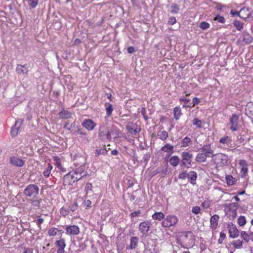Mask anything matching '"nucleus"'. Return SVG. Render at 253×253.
<instances>
[{
	"mask_svg": "<svg viewBox=\"0 0 253 253\" xmlns=\"http://www.w3.org/2000/svg\"><path fill=\"white\" fill-rule=\"evenodd\" d=\"M210 24L205 21L202 22L199 25V27L202 30L207 29L210 28Z\"/></svg>",
	"mask_w": 253,
	"mask_h": 253,
	"instance_id": "50",
	"label": "nucleus"
},
{
	"mask_svg": "<svg viewBox=\"0 0 253 253\" xmlns=\"http://www.w3.org/2000/svg\"><path fill=\"white\" fill-rule=\"evenodd\" d=\"M212 161L217 167H223L227 165L228 156L223 153H217L212 155Z\"/></svg>",
	"mask_w": 253,
	"mask_h": 253,
	"instance_id": "3",
	"label": "nucleus"
},
{
	"mask_svg": "<svg viewBox=\"0 0 253 253\" xmlns=\"http://www.w3.org/2000/svg\"><path fill=\"white\" fill-rule=\"evenodd\" d=\"M141 213V211L140 210H138L137 211H134L133 212L131 213L130 216L131 218H134V217L137 216Z\"/></svg>",
	"mask_w": 253,
	"mask_h": 253,
	"instance_id": "59",
	"label": "nucleus"
},
{
	"mask_svg": "<svg viewBox=\"0 0 253 253\" xmlns=\"http://www.w3.org/2000/svg\"><path fill=\"white\" fill-rule=\"evenodd\" d=\"M22 124V121L21 120H17L16 121L14 126H13L11 129V134L13 137L16 136L18 134L19 129Z\"/></svg>",
	"mask_w": 253,
	"mask_h": 253,
	"instance_id": "18",
	"label": "nucleus"
},
{
	"mask_svg": "<svg viewBox=\"0 0 253 253\" xmlns=\"http://www.w3.org/2000/svg\"><path fill=\"white\" fill-rule=\"evenodd\" d=\"M226 237V235L224 233L221 232L220 233V236L218 240V243L219 244H222L223 243V240L225 239Z\"/></svg>",
	"mask_w": 253,
	"mask_h": 253,
	"instance_id": "55",
	"label": "nucleus"
},
{
	"mask_svg": "<svg viewBox=\"0 0 253 253\" xmlns=\"http://www.w3.org/2000/svg\"><path fill=\"white\" fill-rule=\"evenodd\" d=\"M231 139L230 137L225 136L219 139V143L222 144L224 146H229L231 144Z\"/></svg>",
	"mask_w": 253,
	"mask_h": 253,
	"instance_id": "26",
	"label": "nucleus"
},
{
	"mask_svg": "<svg viewBox=\"0 0 253 253\" xmlns=\"http://www.w3.org/2000/svg\"><path fill=\"white\" fill-rule=\"evenodd\" d=\"M176 23V19L174 17H171L169 18L168 21V24L171 25H173Z\"/></svg>",
	"mask_w": 253,
	"mask_h": 253,
	"instance_id": "58",
	"label": "nucleus"
},
{
	"mask_svg": "<svg viewBox=\"0 0 253 253\" xmlns=\"http://www.w3.org/2000/svg\"><path fill=\"white\" fill-rule=\"evenodd\" d=\"M239 165L241 169V175L242 177H245L248 172V165L247 162L245 160H241L239 162Z\"/></svg>",
	"mask_w": 253,
	"mask_h": 253,
	"instance_id": "14",
	"label": "nucleus"
},
{
	"mask_svg": "<svg viewBox=\"0 0 253 253\" xmlns=\"http://www.w3.org/2000/svg\"><path fill=\"white\" fill-rule=\"evenodd\" d=\"M227 228L229 232V237L231 238H236L239 235V231L236 226L231 222L227 224Z\"/></svg>",
	"mask_w": 253,
	"mask_h": 253,
	"instance_id": "9",
	"label": "nucleus"
},
{
	"mask_svg": "<svg viewBox=\"0 0 253 253\" xmlns=\"http://www.w3.org/2000/svg\"><path fill=\"white\" fill-rule=\"evenodd\" d=\"M192 141L190 138L186 136L181 141V147H187L189 146L191 144Z\"/></svg>",
	"mask_w": 253,
	"mask_h": 253,
	"instance_id": "31",
	"label": "nucleus"
},
{
	"mask_svg": "<svg viewBox=\"0 0 253 253\" xmlns=\"http://www.w3.org/2000/svg\"><path fill=\"white\" fill-rule=\"evenodd\" d=\"M53 169L52 166L50 164H48L47 167L43 171V175L45 177H48L51 173V171Z\"/></svg>",
	"mask_w": 253,
	"mask_h": 253,
	"instance_id": "42",
	"label": "nucleus"
},
{
	"mask_svg": "<svg viewBox=\"0 0 253 253\" xmlns=\"http://www.w3.org/2000/svg\"><path fill=\"white\" fill-rule=\"evenodd\" d=\"M28 4L31 8L34 9L38 5L39 0H28Z\"/></svg>",
	"mask_w": 253,
	"mask_h": 253,
	"instance_id": "46",
	"label": "nucleus"
},
{
	"mask_svg": "<svg viewBox=\"0 0 253 253\" xmlns=\"http://www.w3.org/2000/svg\"><path fill=\"white\" fill-rule=\"evenodd\" d=\"M138 241V238L137 237H132L130 238V248L131 249H133L136 248L137 246Z\"/></svg>",
	"mask_w": 253,
	"mask_h": 253,
	"instance_id": "36",
	"label": "nucleus"
},
{
	"mask_svg": "<svg viewBox=\"0 0 253 253\" xmlns=\"http://www.w3.org/2000/svg\"><path fill=\"white\" fill-rule=\"evenodd\" d=\"M180 160L177 156H173L169 158V162L172 167H175L178 166Z\"/></svg>",
	"mask_w": 253,
	"mask_h": 253,
	"instance_id": "27",
	"label": "nucleus"
},
{
	"mask_svg": "<svg viewBox=\"0 0 253 253\" xmlns=\"http://www.w3.org/2000/svg\"><path fill=\"white\" fill-rule=\"evenodd\" d=\"M63 233V231L61 229H58L56 227H51L49 228L47 231V235L50 237H54L61 235L62 236Z\"/></svg>",
	"mask_w": 253,
	"mask_h": 253,
	"instance_id": "16",
	"label": "nucleus"
},
{
	"mask_svg": "<svg viewBox=\"0 0 253 253\" xmlns=\"http://www.w3.org/2000/svg\"><path fill=\"white\" fill-rule=\"evenodd\" d=\"M233 25L239 31H241L243 29V24L240 21H234V22H233Z\"/></svg>",
	"mask_w": 253,
	"mask_h": 253,
	"instance_id": "45",
	"label": "nucleus"
},
{
	"mask_svg": "<svg viewBox=\"0 0 253 253\" xmlns=\"http://www.w3.org/2000/svg\"><path fill=\"white\" fill-rule=\"evenodd\" d=\"M76 129L75 130V131L77 133L84 136L86 135V132L83 131L82 128L80 126H76Z\"/></svg>",
	"mask_w": 253,
	"mask_h": 253,
	"instance_id": "53",
	"label": "nucleus"
},
{
	"mask_svg": "<svg viewBox=\"0 0 253 253\" xmlns=\"http://www.w3.org/2000/svg\"><path fill=\"white\" fill-rule=\"evenodd\" d=\"M39 188L34 185L30 184L24 189V194L29 197H35L39 193Z\"/></svg>",
	"mask_w": 253,
	"mask_h": 253,
	"instance_id": "7",
	"label": "nucleus"
},
{
	"mask_svg": "<svg viewBox=\"0 0 253 253\" xmlns=\"http://www.w3.org/2000/svg\"><path fill=\"white\" fill-rule=\"evenodd\" d=\"M244 12H248V9H247L246 8H243L241 9L239 11H234V12L233 10H231V14L233 16L238 15L240 18L245 19L248 17V14H246L245 15H243L242 13Z\"/></svg>",
	"mask_w": 253,
	"mask_h": 253,
	"instance_id": "21",
	"label": "nucleus"
},
{
	"mask_svg": "<svg viewBox=\"0 0 253 253\" xmlns=\"http://www.w3.org/2000/svg\"><path fill=\"white\" fill-rule=\"evenodd\" d=\"M152 217L154 220L161 221L165 218V214L162 212H156L152 215Z\"/></svg>",
	"mask_w": 253,
	"mask_h": 253,
	"instance_id": "29",
	"label": "nucleus"
},
{
	"mask_svg": "<svg viewBox=\"0 0 253 253\" xmlns=\"http://www.w3.org/2000/svg\"><path fill=\"white\" fill-rule=\"evenodd\" d=\"M82 126L87 130L91 131L93 130L96 126V123L91 119H85L82 124Z\"/></svg>",
	"mask_w": 253,
	"mask_h": 253,
	"instance_id": "13",
	"label": "nucleus"
},
{
	"mask_svg": "<svg viewBox=\"0 0 253 253\" xmlns=\"http://www.w3.org/2000/svg\"><path fill=\"white\" fill-rule=\"evenodd\" d=\"M209 157L203 153H198L195 158V161L198 163H204L206 161L207 158Z\"/></svg>",
	"mask_w": 253,
	"mask_h": 253,
	"instance_id": "23",
	"label": "nucleus"
},
{
	"mask_svg": "<svg viewBox=\"0 0 253 253\" xmlns=\"http://www.w3.org/2000/svg\"><path fill=\"white\" fill-rule=\"evenodd\" d=\"M219 218V216L217 214H214L211 217L210 227L212 230H214L217 228Z\"/></svg>",
	"mask_w": 253,
	"mask_h": 253,
	"instance_id": "19",
	"label": "nucleus"
},
{
	"mask_svg": "<svg viewBox=\"0 0 253 253\" xmlns=\"http://www.w3.org/2000/svg\"><path fill=\"white\" fill-rule=\"evenodd\" d=\"M192 124L198 128H203L205 124L203 121L197 118H195L193 120Z\"/></svg>",
	"mask_w": 253,
	"mask_h": 253,
	"instance_id": "28",
	"label": "nucleus"
},
{
	"mask_svg": "<svg viewBox=\"0 0 253 253\" xmlns=\"http://www.w3.org/2000/svg\"><path fill=\"white\" fill-rule=\"evenodd\" d=\"M24 253H33V250L31 248H26L24 250Z\"/></svg>",
	"mask_w": 253,
	"mask_h": 253,
	"instance_id": "64",
	"label": "nucleus"
},
{
	"mask_svg": "<svg viewBox=\"0 0 253 253\" xmlns=\"http://www.w3.org/2000/svg\"><path fill=\"white\" fill-rule=\"evenodd\" d=\"M10 163L11 165L17 167L23 166L25 163L23 160L14 156L10 158Z\"/></svg>",
	"mask_w": 253,
	"mask_h": 253,
	"instance_id": "15",
	"label": "nucleus"
},
{
	"mask_svg": "<svg viewBox=\"0 0 253 253\" xmlns=\"http://www.w3.org/2000/svg\"><path fill=\"white\" fill-rule=\"evenodd\" d=\"M231 245H232L235 249H238L242 248L243 242L241 240L238 239L232 241L231 242Z\"/></svg>",
	"mask_w": 253,
	"mask_h": 253,
	"instance_id": "32",
	"label": "nucleus"
},
{
	"mask_svg": "<svg viewBox=\"0 0 253 253\" xmlns=\"http://www.w3.org/2000/svg\"><path fill=\"white\" fill-rule=\"evenodd\" d=\"M42 202V199H34L31 200V203L32 205L38 209L40 208L41 203Z\"/></svg>",
	"mask_w": 253,
	"mask_h": 253,
	"instance_id": "44",
	"label": "nucleus"
},
{
	"mask_svg": "<svg viewBox=\"0 0 253 253\" xmlns=\"http://www.w3.org/2000/svg\"><path fill=\"white\" fill-rule=\"evenodd\" d=\"M179 10V6L176 4H173L171 6V11L173 13H177Z\"/></svg>",
	"mask_w": 253,
	"mask_h": 253,
	"instance_id": "51",
	"label": "nucleus"
},
{
	"mask_svg": "<svg viewBox=\"0 0 253 253\" xmlns=\"http://www.w3.org/2000/svg\"><path fill=\"white\" fill-rule=\"evenodd\" d=\"M201 151L209 157L211 155H213V151L211 149L210 144L204 145L201 149Z\"/></svg>",
	"mask_w": 253,
	"mask_h": 253,
	"instance_id": "20",
	"label": "nucleus"
},
{
	"mask_svg": "<svg viewBox=\"0 0 253 253\" xmlns=\"http://www.w3.org/2000/svg\"><path fill=\"white\" fill-rule=\"evenodd\" d=\"M87 175V172L84 170V167L70 171L63 177V183L65 185H72Z\"/></svg>",
	"mask_w": 253,
	"mask_h": 253,
	"instance_id": "1",
	"label": "nucleus"
},
{
	"mask_svg": "<svg viewBox=\"0 0 253 253\" xmlns=\"http://www.w3.org/2000/svg\"><path fill=\"white\" fill-rule=\"evenodd\" d=\"M54 245L57 249V253H64L66 246V242L65 238L61 236L56 239L54 242Z\"/></svg>",
	"mask_w": 253,
	"mask_h": 253,
	"instance_id": "6",
	"label": "nucleus"
},
{
	"mask_svg": "<svg viewBox=\"0 0 253 253\" xmlns=\"http://www.w3.org/2000/svg\"><path fill=\"white\" fill-rule=\"evenodd\" d=\"M60 215L62 217H65L70 214V210L68 208L65 207H62L59 210Z\"/></svg>",
	"mask_w": 253,
	"mask_h": 253,
	"instance_id": "34",
	"label": "nucleus"
},
{
	"mask_svg": "<svg viewBox=\"0 0 253 253\" xmlns=\"http://www.w3.org/2000/svg\"><path fill=\"white\" fill-rule=\"evenodd\" d=\"M224 211L230 220H233L237 215V210L239 205L237 203L226 204L224 206Z\"/></svg>",
	"mask_w": 253,
	"mask_h": 253,
	"instance_id": "2",
	"label": "nucleus"
},
{
	"mask_svg": "<svg viewBox=\"0 0 253 253\" xmlns=\"http://www.w3.org/2000/svg\"><path fill=\"white\" fill-rule=\"evenodd\" d=\"M242 36L243 42L246 44L251 43L253 41V38L248 33H244L242 34Z\"/></svg>",
	"mask_w": 253,
	"mask_h": 253,
	"instance_id": "25",
	"label": "nucleus"
},
{
	"mask_svg": "<svg viewBox=\"0 0 253 253\" xmlns=\"http://www.w3.org/2000/svg\"><path fill=\"white\" fill-rule=\"evenodd\" d=\"M161 150L171 154L173 151V146L169 144H167L161 148Z\"/></svg>",
	"mask_w": 253,
	"mask_h": 253,
	"instance_id": "33",
	"label": "nucleus"
},
{
	"mask_svg": "<svg viewBox=\"0 0 253 253\" xmlns=\"http://www.w3.org/2000/svg\"><path fill=\"white\" fill-rule=\"evenodd\" d=\"M151 223L148 220H145L140 223L139 225V229L143 234H146L150 230Z\"/></svg>",
	"mask_w": 253,
	"mask_h": 253,
	"instance_id": "12",
	"label": "nucleus"
},
{
	"mask_svg": "<svg viewBox=\"0 0 253 253\" xmlns=\"http://www.w3.org/2000/svg\"><path fill=\"white\" fill-rule=\"evenodd\" d=\"M211 205V202L208 199L205 200L201 204L202 208L205 209L210 208Z\"/></svg>",
	"mask_w": 253,
	"mask_h": 253,
	"instance_id": "49",
	"label": "nucleus"
},
{
	"mask_svg": "<svg viewBox=\"0 0 253 253\" xmlns=\"http://www.w3.org/2000/svg\"><path fill=\"white\" fill-rule=\"evenodd\" d=\"M240 237L247 243H248L250 240V235L245 231L241 232Z\"/></svg>",
	"mask_w": 253,
	"mask_h": 253,
	"instance_id": "39",
	"label": "nucleus"
},
{
	"mask_svg": "<svg viewBox=\"0 0 253 253\" xmlns=\"http://www.w3.org/2000/svg\"><path fill=\"white\" fill-rule=\"evenodd\" d=\"M238 224L240 226H244L247 222L246 218L245 216L241 215L240 216L237 220Z\"/></svg>",
	"mask_w": 253,
	"mask_h": 253,
	"instance_id": "41",
	"label": "nucleus"
},
{
	"mask_svg": "<svg viewBox=\"0 0 253 253\" xmlns=\"http://www.w3.org/2000/svg\"><path fill=\"white\" fill-rule=\"evenodd\" d=\"M105 110L106 111V114L107 117H110L113 111V108L112 104L109 103H106L105 104Z\"/></svg>",
	"mask_w": 253,
	"mask_h": 253,
	"instance_id": "35",
	"label": "nucleus"
},
{
	"mask_svg": "<svg viewBox=\"0 0 253 253\" xmlns=\"http://www.w3.org/2000/svg\"><path fill=\"white\" fill-rule=\"evenodd\" d=\"M79 207V205L77 202H75L73 204H71L69 206V210H70V212H74L77 210Z\"/></svg>",
	"mask_w": 253,
	"mask_h": 253,
	"instance_id": "48",
	"label": "nucleus"
},
{
	"mask_svg": "<svg viewBox=\"0 0 253 253\" xmlns=\"http://www.w3.org/2000/svg\"><path fill=\"white\" fill-rule=\"evenodd\" d=\"M178 220V218L176 216L169 215L166 217H165L162 222V225L165 228L174 226L177 223Z\"/></svg>",
	"mask_w": 253,
	"mask_h": 253,
	"instance_id": "5",
	"label": "nucleus"
},
{
	"mask_svg": "<svg viewBox=\"0 0 253 253\" xmlns=\"http://www.w3.org/2000/svg\"><path fill=\"white\" fill-rule=\"evenodd\" d=\"M158 136L161 140H165L168 137V133L166 130L159 131Z\"/></svg>",
	"mask_w": 253,
	"mask_h": 253,
	"instance_id": "40",
	"label": "nucleus"
},
{
	"mask_svg": "<svg viewBox=\"0 0 253 253\" xmlns=\"http://www.w3.org/2000/svg\"><path fill=\"white\" fill-rule=\"evenodd\" d=\"M200 102V99L199 98L195 97L193 98V100H192V106L188 105V106H187V107H193L196 105L198 104Z\"/></svg>",
	"mask_w": 253,
	"mask_h": 253,
	"instance_id": "54",
	"label": "nucleus"
},
{
	"mask_svg": "<svg viewBox=\"0 0 253 253\" xmlns=\"http://www.w3.org/2000/svg\"><path fill=\"white\" fill-rule=\"evenodd\" d=\"M225 180L228 186H232L235 184L236 182V179L231 175H226L225 177Z\"/></svg>",
	"mask_w": 253,
	"mask_h": 253,
	"instance_id": "30",
	"label": "nucleus"
},
{
	"mask_svg": "<svg viewBox=\"0 0 253 253\" xmlns=\"http://www.w3.org/2000/svg\"><path fill=\"white\" fill-rule=\"evenodd\" d=\"M16 72L18 74L27 75L29 72L28 67L26 65H17L16 68Z\"/></svg>",
	"mask_w": 253,
	"mask_h": 253,
	"instance_id": "17",
	"label": "nucleus"
},
{
	"mask_svg": "<svg viewBox=\"0 0 253 253\" xmlns=\"http://www.w3.org/2000/svg\"><path fill=\"white\" fill-rule=\"evenodd\" d=\"M214 21H216L219 23L223 24L225 22V18L222 16H220L219 15H216L215 17L213 18Z\"/></svg>",
	"mask_w": 253,
	"mask_h": 253,
	"instance_id": "47",
	"label": "nucleus"
},
{
	"mask_svg": "<svg viewBox=\"0 0 253 253\" xmlns=\"http://www.w3.org/2000/svg\"><path fill=\"white\" fill-rule=\"evenodd\" d=\"M85 209H88L91 207V201L90 200H86L84 201Z\"/></svg>",
	"mask_w": 253,
	"mask_h": 253,
	"instance_id": "60",
	"label": "nucleus"
},
{
	"mask_svg": "<svg viewBox=\"0 0 253 253\" xmlns=\"http://www.w3.org/2000/svg\"><path fill=\"white\" fill-rule=\"evenodd\" d=\"M126 128L132 134H135L141 130V128L139 126L132 122L127 124Z\"/></svg>",
	"mask_w": 253,
	"mask_h": 253,
	"instance_id": "11",
	"label": "nucleus"
},
{
	"mask_svg": "<svg viewBox=\"0 0 253 253\" xmlns=\"http://www.w3.org/2000/svg\"><path fill=\"white\" fill-rule=\"evenodd\" d=\"M53 159L55 162V165L59 169H62L61 161L60 159L57 156H53Z\"/></svg>",
	"mask_w": 253,
	"mask_h": 253,
	"instance_id": "43",
	"label": "nucleus"
},
{
	"mask_svg": "<svg viewBox=\"0 0 253 253\" xmlns=\"http://www.w3.org/2000/svg\"><path fill=\"white\" fill-rule=\"evenodd\" d=\"M189 181L192 185H195L196 184V181L197 178V174L196 172L194 171H190L188 173L187 176Z\"/></svg>",
	"mask_w": 253,
	"mask_h": 253,
	"instance_id": "22",
	"label": "nucleus"
},
{
	"mask_svg": "<svg viewBox=\"0 0 253 253\" xmlns=\"http://www.w3.org/2000/svg\"><path fill=\"white\" fill-rule=\"evenodd\" d=\"M223 5L220 3H217L216 4L215 7L218 10H221L222 8L223 7Z\"/></svg>",
	"mask_w": 253,
	"mask_h": 253,
	"instance_id": "63",
	"label": "nucleus"
},
{
	"mask_svg": "<svg viewBox=\"0 0 253 253\" xmlns=\"http://www.w3.org/2000/svg\"><path fill=\"white\" fill-rule=\"evenodd\" d=\"M201 209L198 206H195L192 208V212L195 214H198L200 212Z\"/></svg>",
	"mask_w": 253,
	"mask_h": 253,
	"instance_id": "56",
	"label": "nucleus"
},
{
	"mask_svg": "<svg viewBox=\"0 0 253 253\" xmlns=\"http://www.w3.org/2000/svg\"><path fill=\"white\" fill-rule=\"evenodd\" d=\"M238 121L239 116L235 114H232L229 120L230 129L231 130L236 131L240 129Z\"/></svg>",
	"mask_w": 253,
	"mask_h": 253,
	"instance_id": "8",
	"label": "nucleus"
},
{
	"mask_svg": "<svg viewBox=\"0 0 253 253\" xmlns=\"http://www.w3.org/2000/svg\"><path fill=\"white\" fill-rule=\"evenodd\" d=\"M173 115L174 118L176 120L179 119V117L181 115V109L180 107L176 106L174 108Z\"/></svg>",
	"mask_w": 253,
	"mask_h": 253,
	"instance_id": "38",
	"label": "nucleus"
},
{
	"mask_svg": "<svg viewBox=\"0 0 253 253\" xmlns=\"http://www.w3.org/2000/svg\"><path fill=\"white\" fill-rule=\"evenodd\" d=\"M187 176L188 173L186 171H183L179 174L178 178L180 179H185Z\"/></svg>",
	"mask_w": 253,
	"mask_h": 253,
	"instance_id": "57",
	"label": "nucleus"
},
{
	"mask_svg": "<svg viewBox=\"0 0 253 253\" xmlns=\"http://www.w3.org/2000/svg\"><path fill=\"white\" fill-rule=\"evenodd\" d=\"M181 167L189 168L192 164V154L184 151L181 153Z\"/></svg>",
	"mask_w": 253,
	"mask_h": 253,
	"instance_id": "4",
	"label": "nucleus"
},
{
	"mask_svg": "<svg viewBox=\"0 0 253 253\" xmlns=\"http://www.w3.org/2000/svg\"><path fill=\"white\" fill-rule=\"evenodd\" d=\"M107 152V150L106 149H98L95 150V154L96 156H99L101 154L105 155Z\"/></svg>",
	"mask_w": 253,
	"mask_h": 253,
	"instance_id": "52",
	"label": "nucleus"
},
{
	"mask_svg": "<svg viewBox=\"0 0 253 253\" xmlns=\"http://www.w3.org/2000/svg\"><path fill=\"white\" fill-rule=\"evenodd\" d=\"M59 116L61 119H68L72 117V114L69 111L63 109L59 113Z\"/></svg>",
	"mask_w": 253,
	"mask_h": 253,
	"instance_id": "24",
	"label": "nucleus"
},
{
	"mask_svg": "<svg viewBox=\"0 0 253 253\" xmlns=\"http://www.w3.org/2000/svg\"><path fill=\"white\" fill-rule=\"evenodd\" d=\"M76 126V122H73L72 124H70L69 121H67L65 122L63 127L65 129H66L68 130L72 131L74 129L75 127Z\"/></svg>",
	"mask_w": 253,
	"mask_h": 253,
	"instance_id": "37",
	"label": "nucleus"
},
{
	"mask_svg": "<svg viewBox=\"0 0 253 253\" xmlns=\"http://www.w3.org/2000/svg\"><path fill=\"white\" fill-rule=\"evenodd\" d=\"M43 221L44 220L42 218H39L37 219L36 222L39 227L41 228V225L43 222Z\"/></svg>",
	"mask_w": 253,
	"mask_h": 253,
	"instance_id": "62",
	"label": "nucleus"
},
{
	"mask_svg": "<svg viewBox=\"0 0 253 253\" xmlns=\"http://www.w3.org/2000/svg\"><path fill=\"white\" fill-rule=\"evenodd\" d=\"M65 230L66 233L69 235L76 236L78 235L80 233L79 226L75 225H67L65 228Z\"/></svg>",
	"mask_w": 253,
	"mask_h": 253,
	"instance_id": "10",
	"label": "nucleus"
},
{
	"mask_svg": "<svg viewBox=\"0 0 253 253\" xmlns=\"http://www.w3.org/2000/svg\"><path fill=\"white\" fill-rule=\"evenodd\" d=\"M92 184L90 183H87L86 184L85 187V190L86 192H88V191H90L92 190Z\"/></svg>",
	"mask_w": 253,
	"mask_h": 253,
	"instance_id": "61",
	"label": "nucleus"
}]
</instances>
